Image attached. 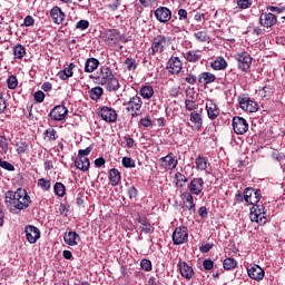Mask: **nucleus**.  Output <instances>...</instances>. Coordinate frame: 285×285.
Here are the masks:
<instances>
[{
    "instance_id": "nucleus-8",
    "label": "nucleus",
    "mask_w": 285,
    "mask_h": 285,
    "mask_svg": "<svg viewBox=\"0 0 285 285\" xmlns=\"http://www.w3.org/2000/svg\"><path fill=\"white\" fill-rule=\"evenodd\" d=\"M68 116V108L63 105H58L51 109L49 117L52 121H63Z\"/></svg>"
},
{
    "instance_id": "nucleus-26",
    "label": "nucleus",
    "mask_w": 285,
    "mask_h": 285,
    "mask_svg": "<svg viewBox=\"0 0 285 285\" xmlns=\"http://www.w3.org/2000/svg\"><path fill=\"white\" fill-rule=\"evenodd\" d=\"M63 239L67 246H77L79 244L80 237L79 234H77V232H69L65 233Z\"/></svg>"
},
{
    "instance_id": "nucleus-36",
    "label": "nucleus",
    "mask_w": 285,
    "mask_h": 285,
    "mask_svg": "<svg viewBox=\"0 0 285 285\" xmlns=\"http://www.w3.org/2000/svg\"><path fill=\"white\" fill-rule=\"evenodd\" d=\"M101 95H104V88L101 87H94L89 90V97L92 101H99V99H101Z\"/></svg>"
},
{
    "instance_id": "nucleus-55",
    "label": "nucleus",
    "mask_w": 285,
    "mask_h": 285,
    "mask_svg": "<svg viewBox=\"0 0 285 285\" xmlns=\"http://www.w3.org/2000/svg\"><path fill=\"white\" fill-rule=\"evenodd\" d=\"M184 79L189 86H195V83H197V77L193 73H187Z\"/></svg>"
},
{
    "instance_id": "nucleus-50",
    "label": "nucleus",
    "mask_w": 285,
    "mask_h": 285,
    "mask_svg": "<svg viewBox=\"0 0 285 285\" xmlns=\"http://www.w3.org/2000/svg\"><path fill=\"white\" fill-rule=\"evenodd\" d=\"M8 83V88H10V90H14V88H17L19 86V81L17 80L16 76H10L7 80Z\"/></svg>"
},
{
    "instance_id": "nucleus-16",
    "label": "nucleus",
    "mask_w": 285,
    "mask_h": 285,
    "mask_svg": "<svg viewBox=\"0 0 285 285\" xmlns=\"http://www.w3.org/2000/svg\"><path fill=\"white\" fill-rule=\"evenodd\" d=\"M247 275L250 277V279H255V282H262V279H264V275H266V272H264V268H262L259 265H253L252 267L247 268Z\"/></svg>"
},
{
    "instance_id": "nucleus-45",
    "label": "nucleus",
    "mask_w": 285,
    "mask_h": 285,
    "mask_svg": "<svg viewBox=\"0 0 285 285\" xmlns=\"http://www.w3.org/2000/svg\"><path fill=\"white\" fill-rule=\"evenodd\" d=\"M45 139L47 141H55V140H57V130H55L53 128H48L45 131Z\"/></svg>"
},
{
    "instance_id": "nucleus-19",
    "label": "nucleus",
    "mask_w": 285,
    "mask_h": 285,
    "mask_svg": "<svg viewBox=\"0 0 285 285\" xmlns=\"http://www.w3.org/2000/svg\"><path fill=\"white\" fill-rule=\"evenodd\" d=\"M177 267L180 271L181 277H185V279H193L195 277V271L188 263L179 259Z\"/></svg>"
},
{
    "instance_id": "nucleus-40",
    "label": "nucleus",
    "mask_w": 285,
    "mask_h": 285,
    "mask_svg": "<svg viewBox=\"0 0 285 285\" xmlns=\"http://www.w3.org/2000/svg\"><path fill=\"white\" fill-rule=\"evenodd\" d=\"M223 267L225 271H234V268H237V262L232 257L225 258L223 262Z\"/></svg>"
},
{
    "instance_id": "nucleus-15",
    "label": "nucleus",
    "mask_w": 285,
    "mask_h": 285,
    "mask_svg": "<svg viewBox=\"0 0 285 285\" xmlns=\"http://www.w3.org/2000/svg\"><path fill=\"white\" fill-rule=\"evenodd\" d=\"M24 233L29 244H37V239L41 237V232L33 225L27 226Z\"/></svg>"
},
{
    "instance_id": "nucleus-23",
    "label": "nucleus",
    "mask_w": 285,
    "mask_h": 285,
    "mask_svg": "<svg viewBox=\"0 0 285 285\" xmlns=\"http://www.w3.org/2000/svg\"><path fill=\"white\" fill-rule=\"evenodd\" d=\"M119 31L111 29L108 30L105 35V41L108 46H117V43H119Z\"/></svg>"
},
{
    "instance_id": "nucleus-58",
    "label": "nucleus",
    "mask_w": 285,
    "mask_h": 285,
    "mask_svg": "<svg viewBox=\"0 0 285 285\" xmlns=\"http://www.w3.org/2000/svg\"><path fill=\"white\" fill-rule=\"evenodd\" d=\"M179 21H188V11L186 9L178 10Z\"/></svg>"
},
{
    "instance_id": "nucleus-29",
    "label": "nucleus",
    "mask_w": 285,
    "mask_h": 285,
    "mask_svg": "<svg viewBox=\"0 0 285 285\" xmlns=\"http://www.w3.org/2000/svg\"><path fill=\"white\" fill-rule=\"evenodd\" d=\"M190 121H191V124H194L191 126V128H194V130H199L204 124V120L202 119V115L197 111H193L190 114Z\"/></svg>"
},
{
    "instance_id": "nucleus-14",
    "label": "nucleus",
    "mask_w": 285,
    "mask_h": 285,
    "mask_svg": "<svg viewBox=\"0 0 285 285\" xmlns=\"http://www.w3.org/2000/svg\"><path fill=\"white\" fill-rule=\"evenodd\" d=\"M259 23L263 28H273V26L277 24V17L271 12L262 13L259 17Z\"/></svg>"
},
{
    "instance_id": "nucleus-11",
    "label": "nucleus",
    "mask_w": 285,
    "mask_h": 285,
    "mask_svg": "<svg viewBox=\"0 0 285 285\" xmlns=\"http://www.w3.org/2000/svg\"><path fill=\"white\" fill-rule=\"evenodd\" d=\"M238 104L245 112H257L258 110L257 102L253 101L249 97H239Z\"/></svg>"
},
{
    "instance_id": "nucleus-12",
    "label": "nucleus",
    "mask_w": 285,
    "mask_h": 285,
    "mask_svg": "<svg viewBox=\"0 0 285 285\" xmlns=\"http://www.w3.org/2000/svg\"><path fill=\"white\" fill-rule=\"evenodd\" d=\"M99 115L101 119L108 124H115V121H117V111L110 107H102Z\"/></svg>"
},
{
    "instance_id": "nucleus-32",
    "label": "nucleus",
    "mask_w": 285,
    "mask_h": 285,
    "mask_svg": "<svg viewBox=\"0 0 285 285\" xmlns=\"http://www.w3.org/2000/svg\"><path fill=\"white\" fill-rule=\"evenodd\" d=\"M99 68V60L97 58H89L85 62V72H95Z\"/></svg>"
},
{
    "instance_id": "nucleus-25",
    "label": "nucleus",
    "mask_w": 285,
    "mask_h": 285,
    "mask_svg": "<svg viewBox=\"0 0 285 285\" xmlns=\"http://www.w3.org/2000/svg\"><path fill=\"white\" fill-rule=\"evenodd\" d=\"M185 207L187 208V210H189L190 215H193V213H195V199L193 198V194L185 191L181 194Z\"/></svg>"
},
{
    "instance_id": "nucleus-41",
    "label": "nucleus",
    "mask_w": 285,
    "mask_h": 285,
    "mask_svg": "<svg viewBox=\"0 0 285 285\" xmlns=\"http://www.w3.org/2000/svg\"><path fill=\"white\" fill-rule=\"evenodd\" d=\"M175 179H176V186H178L179 188H184V184H188V177H186V175L179 171L175 174Z\"/></svg>"
},
{
    "instance_id": "nucleus-61",
    "label": "nucleus",
    "mask_w": 285,
    "mask_h": 285,
    "mask_svg": "<svg viewBox=\"0 0 285 285\" xmlns=\"http://www.w3.org/2000/svg\"><path fill=\"white\" fill-rule=\"evenodd\" d=\"M90 153H92L91 147H87L86 149H80L78 151V157H88V155H90Z\"/></svg>"
},
{
    "instance_id": "nucleus-9",
    "label": "nucleus",
    "mask_w": 285,
    "mask_h": 285,
    "mask_svg": "<svg viewBox=\"0 0 285 285\" xmlns=\"http://www.w3.org/2000/svg\"><path fill=\"white\" fill-rule=\"evenodd\" d=\"M233 129L236 135H246V132H248V121L236 116L233 118Z\"/></svg>"
},
{
    "instance_id": "nucleus-35",
    "label": "nucleus",
    "mask_w": 285,
    "mask_h": 285,
    "mask_svg": "<svg viewBox=\"0 0 285 285\" xmlns=\"http://www.w3.org/2000/svg\"><path fill=\"white\" fill-rule=\"evenodd\" d=\"M226 66H228V63L226 62V59L222 57L210 62V68H213V70H225Z\"/></svg>"
},
{
    "instance_id": "nucleus-54",
    "label": "nucleus",
    "mask_w": 285,
    "mask_h": 285,
    "mask_svg": "<svg viewBox=\"0 0 285 285\" xmlns=\"http://www.w3.org/2000/svg\"><path fill=\"white\" fill-rule=\"evenodd\" d=\"M122 166L125 168H135V160H132V158H130V157H124Z\"/></svg>"
},
{
    "instance_id": "nucleus-28",
    "label": "nucleus",
    "mask_w": 285,
    "mask_h": 285,
    "mask_svg": "<svg viewBox=\"0 0 285 285\" xmlns=\"http://www.w3.org/2000/svg\"><path fill=\"white\" fill-rule=\"evenodd\" d=\"M217 77L214 73L210 72H202L198 76V81L203 83L204 86H208V83H215Z\"/></svg>"
},
{
    "instance_id": "nucleus-49",
    "label": "nucleus",
    "mask_w": 285,
    "mask_h": 285,
    "mask_svg": "<svg viewBox=\"0 0 285 285\" xmlns=\"http://www.w3.org/2000/svg\"><path fill=\"white\" fill-rule=\"evenodd\" d=\"M236 3L240 10H248L253 6V0H237Z\"/></svg>"
},
{
    "instance_id": "nucleus-20",
    "label": "nucleus",
    "mask_w": 285,
    "mask_h": 285,
    "mask_svg": "<svg viewBox=\"0 0 285 285\" xmlns=\"http://www.w3.org/2000/svg\"><path fill=\"white\" fill-rule=\"evenodd\" d=\"M189 194L202 195L204 191V178H194L188 185Z\"/></svg>"
},
{
    "instance_id": "nucleus-17",
    "label": "nucleus",
    "mask_w": 285,
    "mask_h": 285,
    "mask_svg": "<svg viewBox=\"0 0 285 285\" xmlns=\"http://www.w3.org/2000/svg\"><path fill=\"white\" fill-rule=\"evenodd\" d=\"M183 63L179 57H171L167 62V70L170 75H179L181 72Z\"/></svg>"
},
{
    "instance_id": "nucleus-63",
    "label": "nucleus",
    "mask_w": 285,
    "mask_h": 285,
    "mask_svg": "<svg viewBox=\"0 0 285 285\" xmlns=\"http://www.w3.org/2000/svg\"><path fill=\"white\" fill-rule=\"evenodd\" d=\"M24 26L26 28H30V26H35V18H32V16H27L24 18Z\"/></svg>"
},
{
    "instance_id": "nucleus-42",
    "label": "nucleus",
    "mask_w": 285,
    "mask_h": 285,
    "mask_svg": "<svg viewBox=\"0 0 285 285\" xmlns=\"http://www.w3.org/2000/svg\"><path fill=\"white\" fill-rule=\"evenodd\" d=\"M52 186V183L46 178L38 179V187L41 188L45 193H48Z\"/></svg>"
},
{
    "instance_id": "nucleus-39",
    "label": "nucleus",
    "mask_w": 285,
    "mask_h": 285,
    "mask_svg": "<svg viewBox=\"0 0 285 285\" xmlns=\"http://www.w3.org/2000/svg\"><path fill=\"white\" fill-rule=\"evenodd\" d=\"M138 224H140V228H141L142 233H145L146 235H148L150 233V230H151L150 223L148 222V219L146 217H139Z\"/></svg>"
},
{
    "instance_id": "nucleus-30",
    "label": "nucleus",
    "mask_w": 285,
    "mask_h": 285,
    "mask_svg": "<svg viewBox=\"0 0 285 285\" xmlns=\"http://www.w3.org/2000/svg\"><path fill=\"white\" fill-rule=\"evenodd\" d=\"M72 70H75V63L71 62L68 65V67H66L63 70H60L58 72L59 79H61L62 81L70 79V77H72L73 75Z\"/></svg>"
},
{
    "instance_id": "nucleus-51",
    "label": "nucleus",
    "mask_w": 285,
    "mask_h": 285,
    "mask_svg": "<svg viewBox=\"0 0 285 285\" xmlns=\"http://www.w3.org/2000/svg\"><path fill=\"white\" fill-rule=\"evenodd\" d=\"M0 168L8 170L9 173H14V166L0 158Z\"/></svg>"
},
{
    "instance_id": "nucleus-56",
    "label": "nucleus",
    "mask_w": 285,
    "mask_h": 285,
    "mask_svg": "<svg viewBox=\"0 0 285 285\" xmlns=\"http://www.w3.org/2000/svg\"><path fill=\"white\" fill-rule=\"evenodd\" d=\"M33 98L37 104H43V99H46V94H43V91H36Z\"/></svg>"
},
{
    "instance_id": "nucleus-2",
    "label": "nucleus",
    "mask_w": 285,
    "mask_h": 285,
    "mask_svg": "<svg viewBox=\"0 0 285 285\" xmlns=\"http://www.w3.org/2000/svg\"><path fill=\"white\" fill-rule=\"evenodd\" d=\"M264 205L259 203L253 205L249 216L250 222H256L259 226H264V224H266V213L264 212Z\"/></svg>"
},
{
    "instance_id": "nucleus-34",
    "label": "nucleus",
    "mask_w": 285,
    "mask_h": 285,
    "mask_svg": "<svg viewBox=\"0 0 285 285\" xmlns=\"http://www.w3.org/2000/svg\"><path fill=\"white\" fill-rule=\"evenodd\" d=\"M153 95H155V89L153 86L147 85L140 88V96L142 99H153Z\"/></svg>"
},
{
    "instance_id": "nucleus-6",
    "label": "nucleus",
    "mask_w": 285,
    "mask_h": 285,
    "mask_svg": "<svg viewBox=\"0 0 285 285\" xmlns=\"http://www.w3.org/2000/svg\"><path fill=\"white\" fill-rule=\"evenodd\" d=\"M188 242V227H177L173 233V244L174 246H181Z\"/></svg>"
},
{
    "instance_id": "nucleus-3",
    "label": "nucleus",
    "mask_w": 285,
    "mask_h": 285,
    "mask_svg": "<svg viewBox=\"0 0 285 285\" xmlns=\"http://www.w3.org/2000/svg\"><path fill=\"white\" fill-rule=\"evenodd\" d=\"M261 199H262L261 189H255L253 187H247L244 189V202H246V204H249L250 206H255L259 204Z\"/></svg>"
},
{
    "instance_id": "nucleus-10",
    "label": "nucleus",
    "mask_w": 285,
    "mask_h": 285,
    "mask_svg": "<svg viewBox=\"0 0 285 285\" xmlns=\"http://www.w3.org/2000/svg\"><path fill=\"white\" fill-rule=\"evenodd\" d=\"M205 108L207 111V117L208 119H212V121H214V119H217L219 117V114L222 112L219 110V106H217V102H215V100L213 99L206 100Z\"/></svg>"
},
{
    "instance_id": "nucleus-22",
    "label": "nucleus",
    "mask_w": 285,
    "mask_h": 285,
    "mask_svg": "<svg viewBox=\"0 0 285 285\" xmlns=\"http://www.w3.org/2000/svg\"><path fill=\"white\" fill-rule=\"evenodd\" d=\"M111 77H115V75L112 73V70L109 67L104 66L100 68V73L97 77V81L99 86H101L102 83L111 79Z\"/></svg>"
},
{
    "instance_id": "nucleus-64",
    "label": "nucleus",
    "mask_w": 285,
    "mask_h": 285,
    "mask_svg": "<svg viewBox=\"0 0 285 285\" xmlns=\"http://www.w3.org/2000/svg\"><path fill=\"white\" fill-rule=\"evenodd\" d=\"M267 10H269L271 12H277L278 14H282V12H284V8L274 7V6L267 7Z\"/></svg>"
},
{
    "instance_id": "nucleus-57",
    "label": "nucleus",
    "mask_w": 285,
    "mask_h": 285,
    "mask_svg": "<svg viewBox=\"0 0 285 285\" xmlns=\"http://www.w3.org/2000/svg\"><path fill=\"white\" fill-rule=\"evenodd\" d=\"M121 6V0H115L111 3L107 4V8L111 10V12H115L118 10V8Z\"/></svg>"
},
{
    "instance_id": "nucleus-59",
    "label": "nucleus",
    "mask_w": 285,
    "mask_h": 285,
    "mask_svg": "<svg viewBox=\"0 0 285 285\" xmlns=\"http://www.w3.org/2000/svg\"><path fill=\"white\" fill-rule=\"evenodd\" d=\"M203 266H204L205 271H213L215 263L212 259H205L203 262Z\"/></svg>"
},
{
    "instance_id": "nucleus-62",
    "label": "nucleus",
    "mask_w": 285,
    "mask_h": 285,
    "mask_svg": "<svg viewBox=\"0 0 285 285\" xmlns=\"http://www.w3.org/2000/svg\"><path fill=\"white\" fill-rule=\"evenodd\" d=\"M137 195H139V191L137 190V188H135V186L128 188V196L130 197V199L137 197Z\"/></svg>"
},
{
    "instance_id": "nucleus-5",
    "label": "nucleus",
    "mask_w": 285,
    "mask_h": 285,
    "mask_svg": "<svg viewBox=\"0 0 285 285\" xmlns=\"http://www.w3.org/2000/svg\"><path fill=\"white\" fill-rule=\"evenodd\" d=\"M166 36H157L153 39L149 55L155 57V55H161L166 50Z\"/></svg>"
},
{
    "instance_id": "nucleus-37",
    "label": "nucleus",
    "mask_w": 285,
    "mask_h": 285,
    "mask_svg": "<svg viewBox=\"0 0 285 285\" xmlns=\"http://www.w3.org/2000/svg\"><path fill=\"white\" fill-rule=\"evenodd\" d=\"M23 57H26V47L23 45H16L13 47V58L23 59Z\"/></svg>"
},
{
    "instance_id": "nucleus-18",
    "label": "nucleus",
    "mask_w": 285,
    "mask_h": 285,
    "mask_svg": "<svg viewBox=\"0 0 285 285\" xmlns=\"http://www.w3.org/2000/svg\"><path fill=\"white\" fill-rule=\"evenodd\" d=\"M50 17L56 26H63V21H66V13L57 6L50 10Z\"/></svg>"
},
{
    "instance_id": "nucleus-47",
    "label": "nucleus",
    "mask_w": 285,
    "mask_h": 285,
    "mask_svg": "<svg viewBox=\"0 0 285 285\" xmlns=\"http://www.w3.org/2000/svg\"><path fill=\"white\" fill-rule=\"evenodd\" d=\"M140 267L142 271H146V273H150V271H153V262H150V259L144 258L140 261Z\"/></svg>"
},
{
    "instance_id": "nucleus-13",
    "label": "nucleus",
    "mask_w": 285,
    "mask_h": 285,
    "mask_svg": "<svg viewBox=\"0 0 285 285\" xmlns=\"http://www.w3.org/2000/svg\"><path fill=\"white\" fill-rule=\"evenodd\" d=\"M155 17L160 23H168V21H170L173 18V12L166 7H160L156 9Z\"/></svg>"
},
{
    "instance_id": "nucleus-53",
    "label": "nucleus",
    "mask_w": 285,
    "mask_h": 285,
    "mask_svg": "<svg viewBox=\"0 0 285 285\" xmlns=\"http://www.w3.org/2000/svg\"><path fill=\"white\" fill-rule=\"evenodd\" d=\"M185 108L186 110H189L190 112H193V110H197V102H195L194 100L187 99L185 100Z\"/></svg>"
},
{
    "instance_id": "nucleus-27",
    "label": "nucleus",
    "mask_w": 285,
    "mask_h": 285,
    "mask_svg": "<svg viewBox=\"0 0 285 285\" xmlns=\"http://www.w3.org/2000/svg\"><path fill=\"white\" fill-rule=\"evenodd\" d=\"M75 166L78 168V170L87 173V170H90V159H88V157H77Z\"/></svg>"
},
{
    "instance_id": "nucleus-4",
    "label": "nucleus",
    "mask_w": 285,
    "mask_h": 285,
    "mask_svg": "<svg viewBox=\"0 0 285 285\" xmlns=\"http://www.w3.org/2000/svg\"><path fill=\"white\" fill-rule=\"evenodd\" d=\"M235 60L237 61L238 69L242 72H248L250 66L253 65V58L246 51L235 55Z\"/></svg>"
},
{
    "instance_id": "nucleus-1",
    "label": "nucleus",
    "mask_w": 285,
    "mask_h": 285,
    "mask_svg": "<svg viewBox=\"0 0 285 285\" xmlns=\"http://www.w3.org/2000/svg\"><path fill=\"white\" fill-rule=\"evenodd\" d=\"M30 204H32V199L23 188H18L16 191L8 190L4 193V205L11 215H19L21 210L30 208Z\"/></svg>"
},
{
    "instance_id": "nucleus-43",
    "label": "nucleus",
    "mask_w": 285,
    "mask_h": 285,
    "mask_svg": "<svg viewBox=\"0 0 285 285\" xmlns=\"http://www.w3.org/2000/svg\"><path fill=\"white\" fill-rule=\"evenodd\" d=\"M55 195L57 197H63L66 195V186L63 183H56L53 186Z\"/></svg>"
},
{
    "instance_id": "nucleus-48",
    "label": "nucleus",
    "mask_w": 285,
    "mask_h": 285,
    "mask_svg": "<svg viewBox=\"0 0 285 285\" xmlns=\"http://www.w3.org/2000/svg\"><path fill=\"white\" fill-rule=\"evenodd\" d=\"M125 66H126L127 70H129V71L137 70V60H135L132 58H127L125 60Z\"/></svg>"
},
{
    "instance_id": "nucleus-33",
    "label": "nucleus",
    "mask_w": 285,
    "mask_h": 285,
    "mask_svg": "<svg viewBox=\"0 0 285 285\" xmlns=\"http://www.w3.org/2000/svg\"><path fill=\"white\" fill-rule=\"evenodd\" d=\"M108 177L111 186H119V181H121V173H119L118 169H110Z\"/></svg>"
},
{
    "instance_id": "nucleus-7",
    "label": "nucleus",
    "mask_w": 285,
    "mask_h": 285,
    "mask_svg": "<svg viewBox=\"0 0 285 285\" xmlns=\"http://www.w3.org/2000/svg\"><path fill=\"white\" fill-rule=\"evenodd\" d=\"M159 163L164 170H175L177 168V164H179V160H177L175 154L169 153L167 156L159 158Z\"/></svg>"
},
{
    "instance_id": "nucleus-24",
    "label": "nucleus",
    "mask_w": 285,
    "mask_h": 285,
    "mask_svg": "<svg viewBox=\"0 0 285 285\" xmlns=\"http://www.w3.org/2000/svg\"><path fill=\"white\" fill-rule=\"evenodd\" d=\"M101 86H104V88H106V90H108V92H117V90H119V88H120L119 79H117V77H115V76H111Z\"/></svg>"
},
{
    "instance_id": "nucleus-52",
    "label": "nucleus",
    "mask_w": 285,
    "mask_h": 285,
    "mask_svg": "<svg viewBox=\"0 0 285 285\" xmlns=\"http://www.w3.org/2000/svg\"><path fill=\"white\" fill-rule=\"evenodd\" d=\"M90 22L88 20H80L76 23V30H88Z\"/></svg>"
},
{
    "instance_id": "nucleus-44",
    "label": "nucleus",
    "mask_w": 285,
    "mask_h": 285,
    "mask_svg": "<svg viewBox=\"0 0 285 285\" xmlns=\"http://www.w3.org/2000/svg\"><path fill=\"white\" fill-rule=\"evenodd\" d=\"M16 148L18 155H24V153L28 150V142H26V140H20L16 144Z\"/></svg>"
},
{
    "instance_id": "nucleus-60",
    "label": "nucleus",
    "mask_w": 285,
    "mask_h": 285,
    "mask_svg": "<svg viewBox=\"0 0 285 285\" xmlns=\"http://www.w3.org/2000/svg\"><path fill=\"white\" fill-rule=\"evenodd\" d=\"M140 124L144 126V128H150L153 126V120L149 118V116L141 118Z\"/></svg>"
},
{
    "instance_id": "nucleus-38",
    "label": "nucleus",
    "mask_w": 285,
    "mask_h": 285,
    "mask_svg": "<svg viewBox=\"0 0 285 285\" xmlns=\"http://www.w3.org/2000/svg\"><path fill=\"white\" fill-rule=\"evenodd\" d=\"M195 164H196V169L204 171L208 168V160H206V158L198 156L195 159Z\"/></svg>"
},
{
    "instance_id": "nucleus-31",
    "label": "nucleus",
    "mask_w": 285,
    "mask_h": 285,
    "mask_svg": "<svg viewBox=\"0 0 285 285\" xmlns=\"http://www.w3.org/2000/svg\"><path fill=\"white\" fill-rule=\"evenodd\" d=\"M186 61H189V63H197L199 59H202V53L198 50H189L184 55Z\"/></svg>"
},
{
    "instance_id": "nucleus-46",
    "label": "nucleus",
    "mask_w": 285,
    "mask_h": 285,
    "mask_svg": "<svg viewBox=\"0 0 285 285\" xmlns=\"http://www.w3.org/2000/svg\"><path fill=\"white\" fill-rule=\"evenodd\" d=\"M194 37L195 39L200 41V43H205L206 41H208V39H210V37H208V33L206 31H197L194 33Z\"/></svg>"
},
{
    "instance_id": "nucleus-21",
    "label": "nucleus",
    "mask_w": 285,
    "mask_h": 285,
    "mask_svg": "<svg viewBox=\"0 0 285 285\" xmlns=\"http://www.w3.org/2000/svg\"><path fill=\"white\" fill-rule=\"evenodd\" d=\"M142 106H144V101H141V97L134 96L126 104V110H127V112L141 110Z\"/></svg>"
}]
</instances>
